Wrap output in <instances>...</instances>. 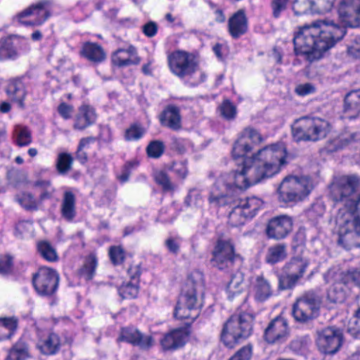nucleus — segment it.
I'll use <instances>...</instances> for the list:
<instances>
[{
  "mask_svg": "<svg viewBox=\"0 0 360 360\" xmlns=\"http://www.w3.org/2000/svg\"><path fill=\"white\" fill-rule=\"evenodd\" d=\"M286 155V150L282 144H271L259 150L252 155V165L245 166L240 172L223 174L217 179L209 202L219 206L236 204L239 190L278 174L287 163Z\"/></svg>",
  "mask_w": 360,
  "mask_h": 360,
  "instance_id": "obj_1",
  "label": "nucleus"
},
{
  "mask_svg": "<svg viewBox=\"0 0 360 360\" xmlns=\"http://www.w3.org/2000/svg\"><path fill=\"white\" fill-rule=\"evenodd\" d=\"M338 13L341 25L327 20L301 27L293 38L295 53L304 56L309 62L320 59L342 39L347 27L360 25V0H341Z\"/></svg>",
  "mask_w": 360,
  "mask_h": 360,
  "instance_id": "obj_2",
  "label": "nucleus"
},
{
  "mask_svg": "<svg viewBox=\"0 0 360 360\" xmlns=\"http://www.w3.org/2000/svg\"><path fill=\"white\" fill-rule=\"evenodd\" d=\"M359 185L360 178L354 174L339 176L334 183V200L343 203L338 216V243L347 249L358 246L356 239L360 237V195L352 197Z\"/></svg>",
  "mask_w": 360,
  "mask_h": 360,
  "instance_id": "obj_3",
  "label": "nucleus"
},
{
  "mask_svg": "<svg viewBox=\"0 0 360 360\" xmlns=\"http://www.w3.org/2000/svg\"><path fill=\"white\" fill-rule=\"evenodd\" d=\"M202 271H191L181 290L174 311V316L178 319L195 321L200 315L202 303L197 297L196 286L202 283Z\"/></svg>",
  "mask_w": 360,
  "mask_h": 360,
  "instance_id": "obj_4",
  "label": "nucleus"
},
{
  "mask_svg": "<svg viewBox=\"0 0 360 360\" xmlns=\"http://www.w3.org/2000/svg\"><path fill=\"white\" fill-rule=\"evenodd\" d=\"M168 63L171 72L176 77L191 79L194 75H198L191 82L196 86L206 79L205 72L199 69L198 63L195 56L184 51H176L168 56Z\"/></svg>",
  "mask_w": 360,
  "mask_h": 360,
  "instance_id": "obj_5",
  "label": "nucleus"
},
{
  "mask_svg": "<svg viewBox=\"0 0 360 360\" xmlns=\"http://www.w3.org/2000/svg\"><path fill=\"white\" fill-rule=\"evenodd\" d=\"M253 318L249 314H233L224 323L221 341L228 348H233L248 338L252 330Z\"/></svg>",
  "mask_w": 360,
  "mask_h": 360,
  "instance_id": "obj_6",
  "label": "nucleus"
},
{
  "mask_svg": "<svg viewBox=\"0 0 360 360\" xmlns=\"http://www.w3.org/2000/svg\"><path fill=\"white\" fill-rule=\"evenodd\" d=\"M323 297L319 292L309 290L304 292L292 307V315L300 322H307L318 316Z\"/></svg>",
  "mask_w": 360,
  "mask_h": 360,
  "instance_id": "obj_7",
  "label": "nucleus"
},
{
  "mask_svg": "<svg viewBox=\"0 0 360 360\" xmlns=\"http://www.w3.org/2000/svg\"><path fill=\"white\" fill-rule=\"evenodd\" d=\"M312 189L311 180L307 177H285L278 189L279 199L284 202H297L307 196Z\"/></svg>",
  "mask_w": 360,
  "mask_h": 360,
  "instance_id": "obj_8",
  "label": "nucleus"
},
{
  "mask_svg": "<svg viewBox=\"0 0 360 360\" xmlns=\"http://www.w3.org/2000/svg\"><path fill=\"white\" fill-rule=\"evenodd\" d=\"M343 340L342 330L335 326H328L316 331V346L325 354L337 353L342 345Z\"/></svg>",
  "mask_w": 360,
  "mask_h": 360,
  "instance_id": "obj_9",
  "label": "nucleus"
},
{
  "mask_svg": "<svg viewBox=\"0 0 360 360\" xmlns=\"http://www.w3.org/2000/svg\"><path fill=\"white\" fill-rule=\"evenodd\" d=\"M213 257L211 259L213 267L219 270L233 267L235 262L241 263L242 259L239 255L234 252V246L230 239H219L212 252Z\"/></svg>",
  "mask_w": 360,
  "mask_h": 360,
  "instance_id": "obj_10",
  "label": "nucleus"
},
{
  "mask_svg": "<svg viewBox=\"0 0 360 360\" xmlns=\"http://www.w3.org/2000/svg\"><path fill=\"white\" fill-rule=\"evenodd\" d=\"M262 205V201L256 197L239 200L238 204L229 213V224L232 226L243 224L247 219H251L255 216Z\"/></svg>",
  "mask_w": 360,
  "mask_h": 360,
  "instance_id": "obj_11",
  "label": "nucleus"
},
{
  "mask_svg": "<svg viewBox=\"0 0 360 360\" xmlns=\"http://www.w3.org/2000/svg\"><path fill=\"white\" fill-rule=\"evenodd\" d=\"M289 328L287 321L281 316H277L269 323L264 330V339L271 345L283 344L289 336Z\"/></svg>",
  "mask_w": 360,
  "mask_h": 360,
  "instance_id": "obj_12",
  "label": "nucleus"
},
{
  "mask_svg": "<svg viewBox=\"0 0 360 360\" xmlns=\"http://www.w3.org/2000/svg\"><path fill=\"white\" fill-rule=\"evenodd\" d=\"M51 3L49 1H42L25 8L18 15V17L22 18L32 16L33 17L32 20L25 21L23 23L27 25L39 26L51 16Z\"/></svg>",
  "mask_w": 360,
  "mask_h": 360,
  "instance_id": "obj_13",
  "label": "nucleus"
},
{
  "mask_svg": "<svg viewBox=\"0 0 360 360\" xmlns=\"http://www.w3.org/2000/svg\"><path fill=\"white\" fill-rule=\"evenodd\" d=\"M292 221L287 215H280L270 219L266 228L269 238L281 240L285 238L292 231Z\"/></svg>",
  "mask_w": 360,
  "mask_h": 360,
  "instance_id": "obj_14",
  "label": "nucleus"
},
{
  "mask_svg": "<svg viewBox=\"0 0 360 360\" xmlns=\"http://www.w3.org/2000/svg\"><path fill=\"white\" fill-rule=\"evenodd\" d=\"M56 271H38L32 277L34 288L41 295H51L58 287V276Z\"/></svg>",
  "mask_w": 360,
  "mask_h": 360,
  "instance_id": "obj_15",
  "label": "nucleus"
},
{
  "mask_svg": "<svg viewBox=\"0 0 360 360\" xmlns=\"http://www.w3.org/2000/svg\"><path fill=\"white\" fill-rule=\"evenodd\" d=\"M117 341H125L141 349H148L153 345V338L150 335H143L138 329L133 327L124 328L121 330Z\"/></svg>",
  "mask_w": 360,
  "mask_h": 360,
  "instance_id": "obj_16",
  "label": "nucleus"
},
{
  "mask_svg": "<svg viewBox=\"0 0 360 360\" xmlns=\"http://www.w3.org/2000/svg\"><path fill=\"white\" fill-rule=\"evenodd\" d=\"M186 329L176 328L165 334L160 343L165 351H174L184 346L188 338Z\"/></svg>",
  "mask_w": 360,
  "mask_h": 360,
  "instance_id": "obj_17",
  "label": "nucleus"
},
{
  "mask_svg": "<svg viewBox=\"0 0 360 360\" xmlns=\"http://www.w3.org/2000/svg\"><path fill=\"white\" fill-rule=\"evenodd\" d=\"M162 126L173 131H179L182 128L180 109L174 105H167L159 116Z\"/></svg>",
  "mask_w": 360,
  "mask_h": 360,
  "instance_id": "obj_18",
  "label": "nucleus"
},
{
  "mask_svg": "<svg viewBox=\"0 0 360 360\" xmlns=\"http://www.w3.org/2000/svg\"><path fill=\"white\" fill-rule=\"evenodd\" d=\"M112 62L118 67H127L131 65H137L140 63V58L137 56V51L134 46H129L127 49H119L112 56Z\"/></svg>",
  "mask_w": 360,
  "mask_h": 360,
  "instance_id": "obj_19",
  "label": "nucleus"
},
{
  "mask_svg": "<svg viewBox=\"0 0 360 360\" xmlns=\"http://www.w3.org/2000/svg\"><path fill=\"white\" fill-rule=\"evenodd\" d=\"M248 29V18L243 10L238 11L229 19L228 30L233 38H239L247 32Z\"/></svg>",
  "mask_w": 360,
  "mask_h": 360,
  "instance_id": "obj_20",
  "label": "nucleus"
},
{
  "mask_svg": "<svg viewBox=\"0 0 360 360\" xmlns=\"http://www.w3.org/2000/svg\"><path fill=\"white\" fill-rule=\"evenodd\" d=\"M308 139L317 141L325 138L329 131V123L319 117H309Z\"/></svg>",
  "mask_w": 360,
  "mask_h": 360,
  "instance_id": "obj_21",
  "label": "nucleus"
},
{
  "mask_svg": "<svg viewBox=\"0 0 360 360\" xmlns=\"http://www.w3.org/2000/svg\"><path fill=\"white\" fill-rule=\"evenodd\" d=\"M96 120V114L94 109L89 105H82L75 119L73 129L82 131L93 124Z\"/></svg>",
  "mask_w": 360,
  "mask_h": 360,
  "instance_id": "obj_22",
  "label": "nucleus"
},
{
  "mask_svg": "<svg viewBox=\"0 0 360 360\" xmlns=\"http://www.w3.org/2000/svg\"><path fill=\"white\" fill-rule=\"evenodd\" d=\"M344 112L349 119L356 118L360 113V90L348 93L345 98Z\"/></svg>",
  "mask_w": 360,
  "mask_h": 360,
  "instance_id": "obj_23",
  "label": "nucleus"
},
{
  "mask_svg": "<svg viewBox=\"0 0 360 360\" xmlns=\"http://www.w3.org/2000/svg\"><path fill=\"white\" fill-rule=\"evenodd\" d=\"M75 204V195L71 191H65L60 205V213L68 221H72L76 216Z\"/></svg>",
  "mask_w": 360,
  "mask_h": 360,
  "instance_id": "obj_24",
  "label": "nucleus"
},
{
  "mask_svg": "<svg viewBox=\"0 0 360 360\" xmlns=\"http://www.w3.org/2000/svg\"><path fill=\"white\" fill-rule=\"evenodd\" d=\"M7 95L13 101L18 103L21 108H24V100L27 92L25 84L20 79L10 81L6 89Z\"/></svg>",
  "mask_w": 360,
  "mask_h": 360,
  "instance_id": "obj_25",
  "label": "nucleus"
},
{
  "mask_svg": "<svg viewBox=\"0 0 360 360\" xmlns=\"http://www.w3.org/2000/svg\"><path fill=\"white\" fill-rule=\"evenodd\" d=\"M80 53L82 56L96 63L103 62L106 57L103 49L99 44L92 42L84 43Z\"/></svg>",
  "mask_w": 360,
  "mask_h": 360,
  "instance_id": "obj_26",
  "label": "nucleus"
},
{
  "mask_svg": "<svg viewBox=\"0 0 360 360\" xmlns=\"http://www.w3.org/2000/svg\"><path fill=\"white\" fill-rule=\"evenodd\" d=\"M356 273L353 271H327L323 275V278L326 283L333 281L334 284L347 285L350 282H354L356 285Z\"/></svg>",
  "mask_w": 360,
  "mask_h": 360,
  "instance_id": "obj_27",
  "label": "nucleus"
},
{
  "mask_svg": "<svg viewBox=\"0 0 360 360\" xmlns=\"http://www.w3.org/2000/svg\"><path fill=\"white\" fill-rule=\"evenodd\" d=\"M309 117H304L297 120L292 126V135L293 139L297 141H307L309 134Z\"/></svg>",
  "mask_w": 360,
  "mask_h": 360,
  "instance_id": "obj_28",
  "label": "nucleus"
},
{
  "mask_svg": "<svg viewBox=\"0 0 360 360\" xmlns=\"http://www.w3.org/2000/svg\"><path fill=\"white\" fill-rule=\"evenodd\" d=\"M13 141L20 146H27L32 141V132L27 127L16 125L13 130Z\"/></svg>",
  "mask_w": 360,
  "mask_h": 360,
  "instance_id": "obj_29",
  "label": "nucleus"
},
{
  "mask_svg": "<svg viewBox=\"0 0 360 360\" xmlns=\"http://www.w3.org/2000/svg\"><path fill=\"white\" fill-rule=\"evenodd\" d=\"M255 297L257 301L263 302L272 294L269 282L262 276H257L254 285Z\"/></svg>",
  "mask_w": 360,
  "mask_h": 360,
  "instance_id": "obj_30",
  "label": "nucleus"
},
{
  "mask_svg": "<svg viewBox=\"0 0 360 360\" xmlns=\"http://www.w3.org/2000/svg\"><path fill=\"white\" fill-rule=\"evenodd\" d=\"M303 273L304 271H298L290 274L288 271H282L278 275V288L281 290L292 288L302 278Z\"/></svg>",
  "mask_w": 360,
  "mask_h": 360,
  "instance_id": "obj_31",
  "label": "nucleus"
},
{
  "mask_svg": "<svg viewBox=\"0 0 360 360\" xmlns=\"http://www.w3.org/2000/svg\"><path fill=\"white\" fill-rule=\"evenodd\" d=\"M28 356L27 345L20 339L11 348L6 360H25Z\"/></svg>",
  "mask_w": 360,
  "mask_h": 360,
  "instance_id": "obj_32",
  "label": "nucleus"
},
{
  "mask_svg": "<svg viewBox=\"0 0 360 360\" xmlns=\"http://www.w3.org/2000/svg\"><path fill=\"white\" fill-rule=\"evenodd\" d=\"M33 186L40 191L39 200L44 201L54 197L56 188L52 186L49 180H37L33 184Z\"/></svg>",
  "mask_w": 360,
  "mask_h": 360,
  "instance_id": "obj_33",
  "label": "nucleus"
},
{
  "mask_svg": "<svg viewBox=\"0 0 360 360\" xmlns=\"http://www.w3.org/2000/svg\"><path fill=\"white\" fill-rule=\"evenodd\" d=\"M286 255V245L284 244H278L268 249L266 261L268 263L275 264L284 259Z\"/></svg>",
  "mask_w": 360,
  "mask_h": 360,
  "instance_id": "obj_34",
  "label": "nucleus"
},
{
  "mask_svg": "<svg viewBox=\"0 0 360 360\" xmlns=\"http://www.w3.org/2000/svg\"><path fill=\"white\" fill-rule=\"evenodd\" d=\"M253 149V146L248 141L238 136V139L233 144L232 149V155L234 159L243 158L250 153Z\"/></svg>",
  "mask_w": 360,
  "mask_h": 360,
  "instance_id": "obj_35",
  "label": "nucleus"
},
{
  "mask_svg": "<svg viewBox=\"0 0 360 360\" xmlns=\"http://www.w3.org/2000/svg\"><path fill=\"white\" fill-rule=\"evenodd\" d=\"M59 345L60 340L58 335L51 333L42 345H38V348L43 354L49 355L55 354L58 349Z\"/></svg>",
  "mask_w": 360,
  "mask_h": 360,
  "instance_id": "obj_36",
  "label": "nucleus"
},
{
  "mask_svg": "<svg viewBox=\"0 0 360 360\" xmlns=\"http://www.w3.org/2000/svg\"><path fill=\"white\" fill-rule=\"evenodd\" d=\"M356 134H344L335 139L329 142L328 148L330 151L338 150L342 149L350 143L353 142L355 139Z\"/></svg>",
  "mask_w": 360,
  "mask_h": 360,
  "instance_id": "obj_37",
  "label": "nucleus"
},
{
  "mask_svg": "<svg viewBox=\"0 0 360 360\" xmlns=\"http://www.w3.org/2000/svg\"><path fill=\"white\" fill-rule=\"evenodd\" d=\"M18 53L11 39L0 41V60L13 59Z\"/></svg>",
  "mask_w": 360,
  "mask_h": 360,
  "instance_id": "obj_38",
  "label": "nucleus"
},
{
  "mask_svg": "<svg viewBox=\"0 0 360 360\" xmlns=\"http://www.w3.org/2000/svg\"><path fill=\"white\" fill-rule=\"evenodd\" d=\"M239 136L247 141L250 140V144L252 146L259 144L264 141L261 134L256 129L250 126L244 128Z\"/></svg>",
  "mask_w": 360,
  "mask_h": 360,
  "instance_id": "obj_39",
  "label": "nucleus"
},
{
  "mask_svg": "<svg viewBox=\"0 0 360 360\" xmlns=\"http://www.w3.org/2000/svg\"><path fill=\"white\" fill-rule=\"evenodd\" d=\"M73 158L69 153H62L58 156L56 167L61 174L68 173L72 168Z\"/></svg>",
  "mask_w": 360,
  "mask_h": 360,
  "instance_id": "obj_40",
  "label": "nucleus"
},
{
  "mask_svg": "<svg viewBox=\"0 0 360 360\" xmlns=\"http://www.w3.org/2000/svg\"><path fill=\"white\" fill-rule=\"evenodd\" d=\"M221 115L227 120H234L236 117V107L229 100H224L219 106Z\"/></svg>",
  "mask_w": 360,
  "mask_h": 360,
  "instance_id": "obj_41",
  "label": "nucleus"
},
{
  "mask_svg": "<svg viewBox=\"0 0 360 360\" xmlns=\"http://www.w3.org/2000/svg\"><path fill=\"white\" fill-rule=\"evenodd\" d=\"M108 255L114 265L122 264L125 258V252L120 245L110 246L108 250Z\"/></svg>",
  "mask_w": 360,
  "mask_h": 360,
  "instance_id": "obj_42",
  "label": "nucleus"
},
{
  "mask_svg": "<svg viewBox=\"0 0 360 360\" xmlns=\"http://www.w3.org/2000/svg\"><path fill=\"white\" fill-rule=\"evenodd\" d=\"M16 200L27 210H37V201L31 193H22L16 197Z\"/></svg>",
  "mask_w": 360,
  "mask_h": 360,
  "instance_id": "obj_43",
  "label": "nucleus"
},
{
  "mask_svg": "<svg viewBox=\"0 0 360 360\" xmlns=\"http://www.w3.org/2000/svg\"><path fill=\"white\" fill-rule=\"evenodd\" d=\"M38 250L41 255L47 261L53 262L57 259V254L53 247L47 242H40L38 244Z\"/></svg>",
  "mask_w": 360,
  "mask_h": 360,
  "instance_id": "obj_44",
  "label": "nucleus"
},
{
  "mask_svg": "<svg viewBox=\"0 0 360 360\" xmlns=\"http://www.w3.org/2000/svg\"><path fill=\"white\" fill-rule=\"evenodd\" d=\"M335 0H311V13H323L330 11Z\"/></svg>",
  "mask_w": 360,
  "mask_h": 360,
  "instance_id": "obj_45",
  "label": "nucleus"
},
{
  "mask_svg": "<svg viewBox=\"0 0 360 360\" xmlns=\"http://www.w3.org/2000/svg\"><path fill=\"white\" fill-rule=\"evenodd\" d=\"M308 259L302 254L292 257L290 261L288 263V268L292 270H304L308 267Z\"/></svg>",
  "mask_w": 360,
  "mask_h": 360,
  "instance_id": "obj_46",
  "label": "nucleus"
},
{
  "mask_svg": "<svg viewBox=\"0 0 360 360\" xmlns=\"http://www.w3.org/2000/svg\"><path fill=\"white\" fill-rule=\"evenodd\" d=\"M155 182L162 186L165 191H170L174 189L169 176L164 172H158L155 174Z\"/></svg>",
  "mask_w": 360,
  "mask_h": 360,
  "instance_id": "obj_47",
  "label": "nucleus"
},
{
  "mask_svg": "<svg viewBox=\"0 0 360 360\" xmlns=\"http://www.w3.org/2000/svg\"><path fill=\"white\" fill-rule=\"evenodd\" d=\"M165 150V145L160 141H151L147 146L146 151L148 155L150 158H160Z\"/></svg>",
  "mask_w": 360,
  "mask_h": 360,
  "instance_id": "obj_48",
  "label": "nucleus"
},
{
  "mask_svg": "<svg viewBox=\"0 0 360 360\" xmlns=\"http://www.w3.org/2000/svg\"><path fill=\"white\" fill-rule=\"evenodd\" d=\"M228 292L229 300L236 304H243L248 299V292L243 289V288L235 290H228Z\"/></svg>",
  "mask_w": 360,
  "mask_h": 360,
  "instance_id": "obj_49",
  "label": "nucleus"
},
{
  "mask_svg": "<svg viewBox=\"0 0 360 360\" xmlns=\"http://www.w3.org/2000/svg\"><path fill=\"white\" fill-rule=\"evenodd\" d=\"M119 294L122 299L134 298L138 294V288L131 281L123 284L119 289Z\"/></svg>",
  "mask_w": 360,
  "mask_h": 360,
  "instance_id": "obj_50",
  "label": "nucleus"
},
{
  "mask_svg": "<svg viewBox=\"0 0 360 360\" xmlns=\"http://www.w3.org/2000/svg\"><path fill=\"white\" fill-rule=\"evenodd\" d=\"M145 133V130L139 124H132L125 131V139L127 141H136L141 139Z\"/></svg>",
  "mask_w": 360,
  "mask_h": 360,
  "instance_id": "obj_51",
  "label": "nucleus"
},
{
  "mask_svg": "<svg viewBox=\"0 0 360 360\" xmlns=\"http://www.w3.org/2000/svg\"><path fill=\"white\" fill-rule=\"evenodd\" d=\"M311 0H297L292 5V10L296 15L306 14L308 13L309 11L311 13Z\"/></svg>",
  "mask_w": 360,
  "mask_h": 360,
  "instance_id": "obj_52",
  "label": "nucleus"
},
{
  "mask_svg": "<svg viewBox=\"0 0 360 360\" xmlns=\"http://www.w3.org/2000/svg\"><path fill=\"white\" fill-rule=\"evenodd\" d=\"M327 300L331 303H342L345 300L344 291L337 286L331 287L327 292Z\"/></svg>",
  "mask_w": 360,
  "mask_h": 360,
  "instance_id": "obj_53",
  "label": "nucleus"
},
{
  "mask_svg": "<svg viewBox=\"0 0 360 360\" xmlns=\"http://www.w3.org/2000/svg\"><path fill=\"white\" fill-rule=\"evenodd\" d=\"M231 279L227 285V290L239 289L244 279V274L242 271H234L230 275Z\"/></svg>",
  "mask_w": 360,
  "mask_h": 360,
  "instance_id": "obj_54",
  "label": "nucleus"
},
{
  "mask_svg": "<svg viewBox=\"0 0 360 360\" xmlns=\"http://www.w3.org/2000/svg\"><path fill=\"white\" fill-rule=\"evenodd\" d=\"M288 1L289 0H271V7L273 16L275 18H279L281 13L286 9Z\"/></svg>",
  "mask_w": 360,
  "mask_h": 360,
  "instance_id": "obj_55",
  "label": "nucleus"
},
{
  "mask_svg": "<svg viewBox=\"0 0 360 360\" xmlns=\"http://www.w3.org/2000/svg\"><path fill=\"white\" fill-rule=\"evenodd\" d=\"M33 229L32 223L30 221H20L15 225V235L19 237H23L27 233Z\"/></svg>",
  "mask_w": 360,
  "mask_h": 360,
  "instance_id": "obj_56",
  "label": "nucleus"
},
{
  "mask_svg": "<svg viewBox=\"0 0 360 360\" xmlns=\"http://www.w3.org/2000/svg\"><path fill=\"white\" fill-rule=\"evenodd\" d=\"M0 323L1 326L9 330V333L6 336V339H10L13 335L15 330L18 327V322L16 319L13 318H0Z\"/></svg>",
  "mask_w": 360,
  "mask_h": 360,
  "instance_id": "obj_57",
  "label": "nucleus"
},
{
  "mask_svg": "<svg viewBox=\"0 0 360 360\" xmlns=\"http://www.w3.org/2000/svg\"><path fill=\"white\" fill-rule=\"evenodd\" d=\"M171 169L181 179H185L188 173L186 162H176L171 167Z\"/></svg>",
  "mask_w": 360,
  "mask_h": 360,
  "instance_id": "obj_58",
  "label": "nucleus"
},
{
  "mask_svg": "<svg viewBox=\"0 0 360 360\" xmlns=\"http://www.w3.org/2000/svg\"><path fill=\"white\" fill-rule=\"evenodd\" d=\"M252 349L251 345L244 346L231 359L236 358V360H250L252 356Z\"/></svg>",
  "mask_w": 360,
  "mask_h": 360,
  "instance_id": "obj_59",
  "label": "nucleus"
},
{
  "mask_svg": "<svg viewBox=\"0 0 360 360\" xmlns=\"http://www.w3.org/2000/svg\"><path fill=\"white\" fill-rule=\"evenodd\" d=\"M58 112L65 120H69L72 117L74 108L65 102L61 103L58 107Z\"/></svg>",
  "mask_w": 360,
  "mask_h": 360,
  "instance_id": "obj_60",
  "label": "nucleus"
},
{
  "mask_svg": "<svg viewBox=\"0 0 360 360\" xmlns=\"http://www.w3.org/2000/svg\"><path fill=\"white\" fill-rule=\"evenodd\" d=\"M356 320L354 326L348 328L349 333L356 339H360V308L355 312Z\"/></svg>",
  "mask_w": 360,
  "mask_h": 360,
  "instance_id": "obj_61",
  "label": "nucleus"
},
{
  "mask_svg": "<svg viewBox=\"0 0 360 360\" xmlns=\"http://www.w3.org/2000/svg\"><path fill=\"white\" fill-rule=\"evenodd\" d=\"M142 31L148 37H153L157 34L158 25L153 21H149L143 25Z\"/></svg>",
  "mask_w": 360,
  "mask_h": 360,
  "instance_id": "obj_62",
  "label": "nucleus"
},
{
  "mask_svg": "<svg viewBox=\"0 0 360 360\" xmlns=\"http://www.w3.org/2000/svg\"><path fill=\"white\" fill-rule=\"evenodd\" d=\"M315 91V87L310 83L301 84L295 88V92L300 96H306Z\"/></svg>",
  "mask_w": 360,
  "mask_h": 360,
  "instance_id": "obj_63",
  "label": "nucleus"
},
{
  "mask_svg": "<svg viewBox=\"0 0 360 360\" xmlns=\"http://www.w3.org/2000/svg\"><path fill=\"white\" fill-rule=\"evenodd\" d=\"M13 267V257L10 255H0V270H8Z\"/></svg>",
  "mask_w": 360,
  "mask_h": 360,
  "instance_id": "obj_64",
  "label": "nucleus"
}]
</instances>
